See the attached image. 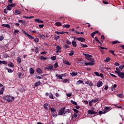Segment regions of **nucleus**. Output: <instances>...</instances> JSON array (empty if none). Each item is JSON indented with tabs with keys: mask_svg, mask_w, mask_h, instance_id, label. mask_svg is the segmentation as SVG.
Wrapping results in <instances>:
<instances>
[{
	"mask_svg": "<svg viewBox=\"0 0 124 124\" xmlns=\"http://www.w3.org/2000/svg\"><path fill=\"white\" fill-rule=\"evenodd\" d=\"M3 98L6 100L7 102H12L15 98H14V96H6V97H3Z\"/></svg>",
	"mask_w": 124,
	"mask_h": 124,
	"instance_id": "f257e3e1",
	"label": "nucleus"
},
{
	"mask_svg": "<svg viewBox=\"0 0 124 124\" xmlns=\"http://www.w3.org/2000/svg\"><path fill=\"white\" fill-rule=\"evenodd\" d=\"M90 61L92 62L85 63V65H94V60L93 59H90Z\"/></svg>",
	"mask_w": 124,
	"mask_h": 124,
	"instance_id": "f03ea898",
	"label": "nucleus"
},
{
	"mask_svg": "<svg viewBox=\"0 0 124 124\" xmlns=\"http://www.w3.org/2000/svg\"><path fill=\"white\" fill-rule=\"evenodd\" d=\"M53 68L54 66H53V65L50 64L47 66L45 67L44 68V69L45 70H52V69H53Z\"/></svg>",
	"mask_w": 124,
	"mask_h": 124,
	"instance_id": "7ed1b4c3",
	"label": "nucleus"
},
{
	"mask_svg": "<svg viewBox=\"0 0 124 124\" xmlns=\"http://www.w3.org/2000/svg\"><path fill=\"white\" fill-rule=\"evenodd\" d=\"M65 110V107L61 108L59 110V115H63L64 114V110Z\"/></svg>",
	"mask_w": 124,
	"mask_h": 124,
	"instance_id": "20e7f679",
	"label": "nucleus"
},
{
	"mask_svg": "<svg viewBox=\"0 0 124 124\" xmlns=\"http://www.w3.org/2000/svg\"><path fill=\"white\" fill-rule=\"evenodd\" d=\"M88 113L90 115H98L97 111H94L93 110H88Z\"/></svg>",
	"mask_w": 124,
	"mask_h": 124,
	"instance_id": "39448f33",
	"label": "nucleus"
},
{
	"mask_svg": "<svg viewBox=\"0 0 124 124\" xmlns=\"http://www.w3.org/2000/svg\"><path fill=\"white\" fill-rule=\"evenodd\" d=\"M62 47L61 46H60L58 45L56 46V53H57V54H58V53H61V52H62Z\"/></svg>",
	"mask_w": 124,
	"mask_h": 124,
	"instance_id": "423d86ee",
	"label": "nucleus"
},
{
	"mask_svg": "<svg viewBox=\"0 0 124 124\" xmlns=\"http://www.w3.org/2000/svg\"><path fill=\"white\" fill-rule=\"evenodd\" d=\"M103 85V83L101 81H99L97 83V87H98V88H100V87H102Z\"/></svg>",
	"mask_w": 124,
	"mask_h": 124,
	"instance_id": "0eeeda50",
	"label": "nucleus"
},
{
	"mask_svg": "<svg viewBox=\"0 0 124 124\" xmlns=\"http://www.w3.org/2000/svg\"><path fill=\"white\" fill-rule=\"evenodd\" d=\"M77 40H78V41H80L81 42H85V41H86V39L83 37L77 38Z\"/></svg>",
	"mask_w": 124,
	"mask_h": 124,
	"instance_id": "6e6552de",
	"label": "nucleus"
},
{
	"mask_svg": "<svg viewBox=\"0 0 124 124\" xmlns=\"http://www.w3.org/2000/svg\"><path fill=\"white\" fill-rule=\"evenodd\" d=\"M118 76L120 77L122 79H124V72H120V73L118 74Z\"/></svg>",
	"mask_w": 124,
	"mask_h": 124,
	"instance_id": "1a4fd4ad",
	"label": "nucleus"
},
{
	"mask_svg": "<svg viewBox=\"0 0 124 124\" xmlns=\"http://www.w3.org/2000/svg\"><path fill=\"white\" fill-rule=\"evenodd\" d=\"M36 72L39 74L43 73V71H42V69H41L40 68H37L36 69Z\"/></svg>",
	"mask_w": 124,
	"mask_h": 124,
	"instance_id": "9d476101",
	"label": "nucleus"
},
{
	"mask_svg": "<svg viewBox=\"0 0 124 124\" xmlns=\"http://www.w3.org/2000/svg\"><path fill=\"white\" fill-rule=\"evenodd\" d=\"M18 23H22V24H23V25H24V26L27 25V23L26 22V21H25V20H18Z\"/></svg>",
	"mask_w": 124,
	"mask_h": 124,
	"instance_id": "9b49d317",
	"label": "nucleus"
},
{
	"mask_svg": "<svg viewBox=\"0 0 124 124\" xmlns=\"http://www.w3.org/2000/svg\"><path fill=\"white\" fill-rule=\"evenodd\" d=\"M71 110L69 109H65V110H64V115H66V114H67V113H71Z\"/></svg>",
	"mask_w": 124,
	"mask_h": 124,
	"instance_id": "f8f14e48",
	"label": "nucleus"
},
{
	"mask_svg": "<svg viewBox=\"0 0 124 124\" xmlns=\"http://www.w3.org/2000/svg\"><path fill=\"white\" fill-rule=\"evenodd\" d=\"M55 26H56V27H61L62 26V23L60 22H57L55 23Z\"/></svg>",
	"mask_w": 124,
	"mask_h": 124,
	"instance_id": "ddd939ff",
	"label": "nucleus"
},
{
	"mask_svg": "<svg viewBox=\"0 0 124 124\" xmlns=\"http://www.w3.org/2000/svg\"><path fill=\"white\" fill-rule=\"evenodd\" d=\"M70 75H71L72 76H76L77 75H78V73L73 72L72 73H70Z\"/></svg>",
	"mask_w": 124,
	"mask_h": 124,
	"instance_id": "4468645a",
	"label": "nucleus"
},
{
	"mask_svg": "<svg viewBox=\"0 0 124 124\" xmlns=\"http://www.w3.org/2000/svg\"><path fill=\"white\" fill-rule=\"evenodd\" d=\"M72 44L73 46L74 47H76V46H77V43H76V41L75 40L72 41Z\"/></svg>",
	"mask_w": 124,
	"mask_h": 124,
	"instance_id": "2eb2a0df",
	"label": "nucleus"
},
{
	"mask_svg": "<svg viewBox=\"0 0 124 124\" xmlns=\"http://www.w3.org/2000/svg\"><path fill=\"white\" fill-rule=\"evenodd\" d=\"M84 81L83 80H79L78 81H77L76 85H80V84H83Z\"/></svg>",
	"mask_w": 124,
	"mask_h": 124,
	"instance_id": "dca6fc26",
	"label": "nucleus"
},
{
	"mask_svg": "<svg viewBox=\"0 0 124 124\" xmlns=\"http://www.w3.org/2000/svg\"><path fill=\"white\" fill-rule=\"evenodd\" d=\"M35 22H36L37 23H44V21L42 20H39V19H34Z\"/></svg>",
	"mask_w": 124,
	"mask_h": 124,
	"instance_id": "f3484780",
	"label": "nucleus"
},
{
	"mask_svg": "<svg viewBox=\"0 0 124 124\" xmlns=\"http://www.w3.org/2000/svg\"><path fill=\"white\" fill-rule=\"evenodd\" d=\"M2 27H5V28H8V29H10V25L9 24H2Z\"/></svg>",
	"mask_w": 124,
	"mask_h": 124,
	"instance_id": "a211bd4d",
	"label": "nucleus"
},
{
	"mask_svg": "<svg viewBox=\"0 0 124 124\" xmlns=\"http://www.w3.org/2000/svg\"><path fill=\"white\" fill-rule=\"evenodd\" d=\"M81 48H87L88 45L80 43Z\"/></svg>",
	"mask_w": 124,
	"mask_h": 124,
	"instance_id": "6ab92c4d",
	"label": "nucleus"
},
{
	"mask_svg": "<svg viewBox=\"0 0 124 124\" xmlns=\"http://www.w3.org/2000/svg\"><path fill=\"white\" fill-rule=\"evenodd\" d=\"M63 63H64L65 64H67V65H71V63L67 61H64Z\"/></svg>",
	"mask_w": 124,
	"mask_h": 124,
	"instance_id": "aec40b11",
	"label": "nucleus"
},
{
	"mask_svg": "<svg viewBox=\"0 0 124 124\" xmlns=\"http://www.w3.org/2000/svg\"><path fill=\"white\" fill-rule=\"evenodd\" d=\"M39 37H40L42 39H45L46 38V37L44 36V35H42L41 34H39Z\"/></svg>",
	"mask_w": 124,
	"mask_h": 124,
	"instance_id": "412c9836",
	"label": "nucleus"
},
{
	"mask_svg": "<svg viewBox=\"0 0 124 124\" xmlns=\"http://www.w3.org/2000/svg\"><path fill=\"white\" fill-rule=\"evenodd\" d=\"M30 74H34V69L33 68H31L30 69Z\"/></svg>",
	"mask_w": 124,
	"mask_h": 124,
	"instance_id": "4be33fe9",
	"label": "nucleus"
},
{
	"mask_svg": "<svg viewBox=\"0 0 124 124\" xmlns=\"http://www.w3.org/2000/svg\"><path fill=\"white\" fill-rule=\"evenodd\" d=\"M48 105H49V104H48V103H45L44 105V107L45 109H46V110H48Z\"/></svg>",
	"mask_w": 124,
	"mask_h": 124,
	"instance_id": "5701e85b",
	"label": "nucleus"
},
{
	"mask_svg": "<svg viewBox=\"0 0 124 124\" xmlns=\"http://www.w3.org/2000/svg\"><path fill=\"white\" fill-rule=\"evenodd\" d=\"M3 92H4V88L2 87L0 90V94H3Z\"/></svg>",
	"mask_w": 124,
	"mask_h": 124,
	"instance_id": "b1692460",
	"label": "nucleus"
},
{
	"mask_svg": "<svg viewBox=\"0 0 124 124\" xmlns=\"http://www.w3.org/2000/svg\"><path fill=\"white\" fill-rule=\"evenodd\" d=\"M15 13H16V14H17V15H20V14H22V12H21V11H19L18 10H16Z\"/></svg>",
	"mask_w": 124,
	"mask_h": 124,
	"instance_id": "393cba45",
	"label": "nucleus"
},
{
	"mask_svg": "<svg viewBox=\"0 0 124 124\" xmlns=\"http://www.w3.org/2000/svg\"><path fill=\"white\" fill-rule=\"evenodd\" d=\"M94 39H95V41L98 42V43H100V44H101V45H102V44H101V42H100V41H99V40L97 38V37H95Z\"/></svg>",
	"mask_w": 124,
	"mask_h": 124,
	"instance_id": "a878e982",
	"label": "nucleus"
},
{
	"mask_svg": "<svg viewBox=\"0 0 124 124\" xmlns=\"http://www.w3.org/2000/svg\"><path fill=\"white\" fill-rule=\"evenodd\" d=\"M17 61L18 63H21V62H22V59H21V58L20 57H17Z\"/></svg>",
	"mask_w": 124,
	"mask_h": 124,
	"instance_id": "bb28decb",
	"label": "nucleus"
},
{
	"mask_svg": "<svg viewBox=\"0 0 124 124\" xmlns=\"http://www.w3.org/2000/svg\"><path fill=\"white\" fill-rule=\"evenodd\" d=\"M41 82L40 81H38L37 82H36L34 84V86L35 87H38V86H39V85H40Z\"/></svg>",
	"mask_w": 124,
	"mask_h": 124,
	"instance_id": "cd10ccee",
	"label": "nucleus"
},
{
	"mask_svg": "<svg viewBox=\"0 0 124 124\" xmlns=\"http://www.w3.org/2000/svg\"><path fill=\"white\" fill-rule=\"evenodd\" d=\"M56 77H57L58 78H59V79H62V76L61 75L56 74Z\"/></svg>",
	"mask_w": 124,
	"mask_h": 124,
	"instance_id": "c85d7f7f",
	"label": "nucleus"
},
{
	"mask_svg": "<svg viewBox=\"0 0 124 124\" xmlns=\"http://www.w3.org/2000/svg\"><path fill=\"white\" fill-rule=\"evenodd\" d=\"M1 63H2V64H7V62L6 61H0V64H1Z\"/></svg>",
	"mask_w": 124,
	"mask_h": 124,
	"instance_id": "c756f323",
	"label": "nucleus"
},
{
	"mask_svg": "<svg viewBox=\"0 0 124 124\" xmlns=\"http://www.w3.org/2000/svg\"><path fill=\"white\" fill-rule=\"evenodd\" d=\"M8 66L9 67H14V64H13V63L10 62L8 64Z\"/></svg>",
	"mask_w": 124,
	"mask_h": 124,
	"instance_id": "7c9ffc66",
	"label": "nucleus"
},
{
	"mask_svg": "<svg viewBox=\"0 0 124 124\" xmlns=\"http://www.w3.org/2000/svg\"><path fill=\"white\" fill-rule=\"evenodd\" d=\"M71 102L72 104H74V105H78V104H77V102L76 101H74L73 100H71Z\"/></svg>",
	"mask_w": 124,
	"mask_h": 124,
	"instance_id": "2f4dec72",
	"label": "nucleus"
},
{
	"mask_svg": "<svg viewBox=\"0 0 124 124\" xmlns=\"http://www.w3.org/2000/svg\"><path fill=\"white\" fill-rule=\"evenodd\" d=\"M40 59L42 61H46V60H47V58L46 57H45L44 56H41Z\"/></svg>",
	"mask_w": 124,
	"mask_h": 124,
	"instance_id": "473e14b6",
	"label": "nucleus"
},
{
	"mask_svg": "<svg viewBox=\"0 0 124 124\" xmlns=\"http://www.w3.org/2000/svg\"><path fill=\"white\" fill-rule=\"evenodd\" d=\"M109 53H111V54H112V55H113V56H116V54H115V53H114V52H115V51H113L111 49H109Z\"/></svg>",
	"mask_w": 124,
	"mask_h": 124,
	"instance_id": "72a5a7b5",
	"label": "nucleus"
},
{
	"mask_svg": "<svg viewBox=\"0 0 124 124\" xmlns=\"http://www.w3.org/2000/svg\"><path fill=\"white\" fill-rule=\"evenodd\" d=\"M35 48V51L36 54H38L39 50V49L38 48V47H36Z\"/></svg>",
	"mask_w": 124,
	"mask_h": 124,
	"instance_id": "f704fd0d",
	"label": "nucleus"
},
{
	"mask_svg": "<svg viewBox=\"0 0 124 124\" xmlns=\"http://www.w3.org/2000/svg\"><path fill=\"white\" fill-rule=\"evenodd\" d=\"M117 43H121V42L117 40L112 42V44H117Z\"/></svg>",
	"mask_w": 124,
	"mask_h": 124,
	"instance_id": "c9c22d12",
	"label": "nucleus"
},
{
	"mask_svg": "<svg viewBox=\"0 0 124 124\" xmlns=\"http://www.w3.org/2000/svg\"><path fill=\"white\" fill-rule=\"evenodd\" d=\"M56 59H57L56 56H53L50 58V59L52 60V61H56Z\"/></svg>",
	"mask_w": 124,
	"mask_h": 124,
	"instance_id": "e433bc0d",
	"label": "nucleus"
},
{
	"mask_svg": "<svg viewBox=\"0 0 124 124\" xmlns=\"http://www.w3.org/2000/svg\"><path fill=\"white\" fill-rule=\"evenodd\" d=\"M98 101V99L96 98V99L92 100V102H93V103H95V102H97Z\"/></svg>",
	"mask_w": 124,
	"mask_h": 124,
	"instance_id": "4c0bfd02",
	"label": "nucleus"
},
{
	"mask_svg": "<svg viewBox=\"0 0 124 124\" xmlns=\"http://www.w3.org/2000/svg\"><path fill=\"white\" fill-rule=\"evenodd\" d=\"M110 60H111V59H110L109 58H107L105 60V62H110Z\"/></svg>",
	"mask_w": 124,
	"mask_h": 124,
	"instance_id": "58836bf2",
	"label": "nucleus"
},
{
	"mask_svg": "<svg viewBox=\"0 0 124 124\" xmlns=\"http://www.w3.org/2000/svg\"><path fill=\"white\" fill-rule=\"evenodd\" d=\"M66 43L68 45H71V42L68 40V39H67Z\"/></svg>",
	"mask_w": 124,
	"mask_h": 124,
	"instance_id": "ea45409f",
	"label": "nucleus"
},
{
	"mask_svg": "<svg viewBox=\"0 0 124 124\" xmlns=\"http://www.w3.org/2000/svg\"><path fill=\"white\" fill-rule=\"evenodd\" d=\"M7 70L9 73H12L13 72V70H11V69L7 68Z\"/></svg>",
	"mask_w": 124,
	"mask_h": 124,
	"instance_id": "a19ab883",
	"label": "nucleus"
},
{
	"mask_svg": "<svg viewBox=\"0 0 124 124\" xmlns=\"http://www.w3.org/2000/svg\"><path fill=\"white\" fill-rule=\"evenodd\" d=\"M22 32H23V33L25 34V35H27V36L29 35V33H28L27 32H26V31H25L24 30H22Z\"/></svg>",
	"mask_w": 124,
	"mask_h": 124,
	"instance_id": "79ce46f5",
	"label": "nucleus"
},
{
	"mask_svg": "<svg viewBox=\"0 0 124 124\" xmlns=\"http://www.w3.org/2000/svg\"><path fill=\"white\" fill-rule=\"evenodd\" d=\"M11 9H12V8L8 4V5L7 6V10H11Z\"/></svg>",
	"mask_w": 124,
	"mask_h": 124,
	"instance_id": "37998d69",
	"label": "nucleus"
},
{
	"mask_svg": "<svg viewBox=\"0 0 124 124\" xmlns=\"http://www.w3.org/2000/svg\"><path fill=\"white\" fill-rule=\"evenodd\" d=\"M50 110L52 112V113H54V112H56V109L54 108H50Z\"/></svg>",
	"mask_w": 124,
	"mask_h": 124,
	"instance_id": "c03bdc74",
	"label": "nucleus"
},
{
	"mask_svg": "<svg viewBox=\"0 0 124 124\" xmlns=\"http://www.w3.org/2000/svg\"><path fill=\"white\" fill-rule=\"evenodd\" d=\"M114 106H115V107H117V108H118V109H122V108H123L121 106H118L117 105H115Z\"/></svg>",
	"mask_w": 124,
	"mask_h": 124,
	"instance_id": "a18cd8bd",
	"label": "nucleus"
},
{
	"mask_svg": "<svg viewBox=\"0 0 124 124\" xmlns=\"http://www.w3.org/2000/svg\"><path fill=\"white\" fill-rule=\"evenodd\" d=\"M76 118H77V114H74L72 117V119H76Z\"/></svg>",
	"mask_w": 124,
	"mask_h": 124,
	"instance_id": "49530a36",
	"label": "nucleus"
},
{
	"mask_svg": "<svg viewBox=\"0 0 124 124\" xmlns=\"http://www.w3.org/2000/svg\"><path fill=\"white\" fill-rule=\"evenodd\" d=\"M94 74L96 75V76H98V77H99L100 76L99 73L97 72H94Z\"/></svg>",
	"mask_w": 124,
	"mask_h": 124,
	"instance_id": "de8ad7c7",
	"label": "nucleus"
},
{
	"mask_svg": "<svg viewBox=\"0 0 124 124\" xmlns=\"http://www.w3.org/2000/svg\"><path fill=\"white\" fill-rule=\"evenodd\" d=\"M73 111H74L75 113H79V110H78L77 109L73 108Z\"/></svg>",
	"mask_w": 124,
	"mask_h": 124,
	"instance_id": "09e8293b",
	"label": "nucleus"
},
{
	"mask_svg": "<svg viewBox=\"0 0 124 124\" xmlns=\"http://www.w3.org/2000/svg\"><path fill=\"white\" fill-rule=\"evenodd\" d=\"M27 36H28V37H30V38H31V39H34V37H33V36L30 35L29 34H28V35H27Z\"/></svg>",
	"mask_w": 124,
	"mask_h": 124,
	"instance_id": "8fccbe9b",
	"label": "nucleus"
},
{
	"mask_svg": "<svg viewBox=\"0 0 124 124\" xmlns=\"http://www.w3.org/2000/svg\"><path fill=\"white\" fill-rule=\"evenodd\" d=\"M63 27H64V28H70V25H69V24H67L65 25H63Z\"/></svg>",
	"mask_w": 124,
	"mask_h": 124,
	"instance_id": "3c124183",
	"label": "nucleus"
},
{
	"mask_svg": "<svg viewBox=\"0 0 124 124\" xmlns=\"http://www.w3.org/2000/svg\"><path fill=\"white\" fill-rule=\"evenodd\" d=\"M59 38H60V36L58 35V36H55L54 37V39L55 40H58V39H59Z\"/></svg>",
	"mask_w": 124,
	"mask_h": 124,
	"instance_id": "603ef678",
	"label": "nucleus"
},
{
	"mask_svg": "<svg viewBox=\"0 0 124 124\" xmlns=\"http://www.w3.org/2000/svg\"><path fill=\"white\" fill-rule=\"evenodd\" d=\"M49 98L51 99H54V96L52 95V93H50V94L49 95Z\"/></svg>",
	"mask_w": 124,
	"mask_h": 124,
	"instance_id": "864d4df0",
	"label": "nucleus"
},
{
	"mask_svg": "<svg viewBox=\"0 0 124 124\" xmlns=\"http://www.w3.org/2000/svg\"><path fill=\"white\" fill-rule=\"evenodd\" d=\"M64 47L66 49H67V48H69V46H68V45L65 44V45H64Z\"/></svg>",
	"mask_w": 124,
	"mask_h": 124,
	"instance_id": "5fc2aeb1",
	"label": "nucleus"
},
{
	"mask_svg": "<svg viewBox=\"0 0 124 124\" xmlns=\"http://www.w3.org/2000/svg\"><path fill=\"white\" fill-rule=\"evenodd\" d=\"M3 39H4V37L3 36H0V41H2Z\"/></svg>",
	"mask_w": 124,
	"mask_h": 124,
	"instance_id": "6e6d98bb",
	"label": "nucleus"
},
{
	"mask_svg": "<svg viewBox=\"0 0 124 124\" xmlns=\"http://www.w3.org/2000/svg\"><path fill=\"white\" fill-rule=\"evenodd\" d=\"M66 95L68 96V97H70V96L72 95V94H71V93H68L66 94Z\"/></svg>",
	"mask_w": 124,
	"mask_h": 124,
	"instance_id": "4d7b16f0",
	"label": "nucleus"
},
{
	"mask_svg": "<svg viewBox=\"0 0 124 124\" xmlns=\"http://www.w3.org/2000/svg\"><path fill=\"white\" fill-rule=\"evenodd\" d=\"M58 66H59V65H58V63H55L54 65V67L55 68H57Z\"/></svg>",
	"mask_w": 124,
	"mask_h": 124,
	"instance_id": "13d9d810",
	"label": "nucleus"
},
{
	"mask_svg": "<svg viewBox=\"0 0 124 124\" xmlns=\"http://www.w3.org/2000/svg\"><path fill=\"white\" fill-rule=\"evenodd\" d=\"M101 39H102V42H103L104 39H105V36L104 35L101 36Z\"/></svg>",
	"mask_w": 124,
	"mask_h": 124,
	"instance_id": "bf43d9fd",
	"label": "nucleus"
},
{
	"mask_svg": "<svg viewBox=\"0 0 124 124\" xmlns=\"http://www.w3.org/2000/svg\"><path fill=\"white\" fill-rule=\"evenodd\" d=\"M8 5H9L11 7H14V6H15V4H8Z\"/></svg>",
	"mask_w": 124,
	"mask_h": 124,
	"instance_id": "052dcab7",
	"label": "nucleus"
},
{
	"mask_svg": "<svg viewBox=\"0 0 124 124\" xmlns=\"http://www.w3.org/2000/svg\"><path fill=\"white\" fill-rule=\"evenodd\" d=\"M73 55H74V52L73 51H71L69 54V56H73Z\"/></svg>",
	"mask_w": 124,
	"mask_h": 124,
	"instance_id": "680f3d73",
	"label": "nucleus"
},
{
	"mask_svg": "<svg viewBox=\"0 0 124 124\" xmlns=\"http://www.w3.org/2000/svg\"><path fill=\"white\" fill-rule=\"evenodd\" d=\"M34 41H35V42L37 43V42H39V39L38 38H36L34 40Z\"/></svg>",
	"mask_w": 124,
	"mask_h": 124,
	"instance_id": "e2e57ef3",
	"label": "nucleus"
},
{
	"mask_svg": "<svg viewBox=\"0 0 124 124\" xmlns=\"http://www.w3.org/2000/svg\"><path fill=\"white\" fill-rule=\"evenodd\" d=\"M110 75L111 76H112V77H115V78H117L118 77H117L116 76H115V75H113V74H110Z\"/></svg>",
	"mask_w": 124,
	"mask_h": 124,
	"instance_id": "0e129e2a",
	"label": "nucleus"
},
{
	"mask_svg": "<svg viewBox=\"0 0 124 124\" xmlns=\"http://www.w3.org/2000/svg\"><path fill=\"white\" fill-rule=\"evenodd\" d=\"M14 33H19V31H18L17 30H14Z\"/></svg>",
	"mask_w": 124,
	"mask_h": 124,
	"instance_id": "69168bd1",
	"label": "nucleus"
},
{
	"mask_svg": "<svg viewBox=\"0 0 124 124\" xmlns=\"http://www.w3.org/2000/svg\"><path fill=\"white\" fill-rule=\"evenodd\" d=\"M124 66H123V65H121L119 66V69L122 70V69H124Z\"/></svg>",
	"mask_w": 124,
	"mask_h": 124,
	"instance_id": "338daca9",
	"label": "nucleus"
},
{
	"mask_svg": "<svg viewBox=\"0 0 124 124\" xmlns=\"http://www.w3.org/2000/svg\"><path fill=\"white\" fill-rule=\"evenodd\" d=\"M44 27V25H43V24L39 25V28H43Z\"/></svg>",
	"mask_w": 124,
	"mask_h": 124,
	"instance_id": "774afa93",
	"label": "nucleus"
}]
</instances>
